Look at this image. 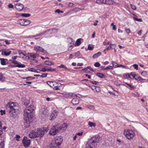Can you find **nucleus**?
Masks as SVG:
<instances>
[{"label":"nucleus","mask_w":148,"mask_h":148,"mask_svg":"<svg viewBox=\"0 0 148 148\" xmlns=\"http://www.w3.org/2000/svg\"><path fill=\"white\" fill-rule=\"evenodd\" d=\"M35 109L34 106L31 105L26 107L24 111V119L25 122L28 124V126H29V124L33 120L34 116L32 112Z\"/></svg>","instance_id":"obj_1"},{"label":"nucleus","mask_w":148,"mask_h":148,"mask_svg":"<svg viewBox=\"0 0 148 148\" xmlns=\"http://www.w3.org/2000/svg\"><path fill=\"white\" fill-rule=\"evenodd\" d=\"M6 108L10 116L13 118L16 117L19 108L16 103L10 102L8 103L6 106Z\"/></svg>","instance_id":"obj_2"},{"label":"nucleus","mask_w":148,"mask_h":148,"mask_svg":"<svg viewBox=\"0 0 148 148\" xmlns=\"http://www.w3.org/2000/svg\"><path fill=\"white\" fill-rule=\"evenodd\" d=\"M49 129L48 127H43L35 129L31 132L29 134V137L32 138L38 137H42Z\"/></svg>","instance_id":"obj_3"},{"label":"nucleus","mask_w":148,"mask_h":148,"mask_svg":"<svg viewBox=\"0 0 148 148\" xmlns=\"http://www.w3.org/2000/svg\"><path fill=\"white\" fill-rule=\"evenodd\" d=\"M100 137L99 136L97 135L93 136L90 138L88 140L92 143V145L96 146L98 143L99 142Z\"/></svg>","instance_id":"obj_4"},{"label":"nucleus","mask_w":148,"mask_h":148,"mask_svg":"<svg viewBox=\"0 0 148 148\" xmlns=\"http://www.w3.org/2000/svg\"><path fill=\"white\" fill-rule=\"evenodd\" d=\"M63 128L61 126H60L59 127L56 126H53L49 132L50 134L52 135H56L58 132L61 130H62Z\"/></svg>","instance_id":"obj_5"},{"label":"nucleus","mask_w":148,"mask_h":148,"mask_svg":"<svg viewBox=\"0 0 148 148\" xmlns=\"http://www.w3.org/2000/svg\"><path fill=\"white\" fill-rule=\"evenodd\" d=\"M124 134L127 138L129 140L132 139L135 135L134 132L131 130L125 131Z\"/></svg>","instance_id":"obj_6"},{"label":"nucleus","mask_w":148,"mask_h":148,"mask_svg":"<svg viewBox=\"0 0 148 148\" xmlns=\"http://www.w3.org/2000/svg\"><path fill=\"white\" fill-rule=\"evenodd\" d=\"M63 141L62 138L61 136H57L54 138L53 142L56 144L58 147L61 145Z\"/></svg>","instance_id":"obj_7"},{"label":"nucleus","mask_w":148,"mask_h":148,"mask_svg":"<svg viewBox=\"0 0 148 148\" xmlns=\"http://www.w3.org/2000/svg\"><path fill=\"white\" fill-rule=\"evenodd\" d=\"M47 83L50 87L53 88H55L56 90H57L59 89V88H58L59 84L58 83L51 81H47ZM59 84L60 85V84Z\"/></svg>","instance_id":"obj_8"},{"label":"nucleus","mask_w":148,"mask_h":148,"mask_svg":"<svg viewBox=\"0 0 148 148\" xmlns=\"http://www.w3.org/2000/svg\"><path fill=\"white\" fill-rule=\"evenodd\" d=\"M22 143L25 147H27L30 144L31 140L28 139L27 137L25 136L22 140Z\"/></svg>","instance_id":"obj_9"},{"label":"nucleus","mask_w":148,"mask_h":148,"mask_svg":"<svg viewBox=\"0 0 148 148\" xmlns=\"http://www.w3.org/2000/svg\"><path fill=\"white\" fill-rule=\"evenodd\" d=\"M15 8L17 11H21L23 10L24 6L22 4L20 3H18L15 4Z\"/></svg>","instance_id":"obj_10"},{"label":"nucleus","mask_w":148,"mask_h":148,"mask_svg":"<svg viewBox=\"0 0 148 148\" xmlns=\"http://www.w3.org/2000/svg\"><path fill=\"white\" fill-rule=\"evenodd\" d=\"M34 50L37 52H41L45 53H47L46 50L40 46H36L34 48Z\"/></svg>","instance_id":"obj_11"},{"label":"nucleus","mask_w":148,"mask_h":148,"mask_svg":"<svg viewBox=\"0 0 148 148\" xmlns=\"http://www.w3.org/2000/svg\"><path fill=\"white\" fill-rule=\"evenodd\" d=\"M105 4L110 5H117L118 4V3L114 2L112 0H105Z\"/></svg>","instance_id":"obj_12"},{"label":"nucleus","mask_w":148,"mask_h":148,"mask_svg":"<svg viewBox=\"0 0 148 148\" xmlns=\"http://www.w3.org/2000/svg\"><path fill=\"white\" fill-rule=\"evenodd\" d=\"M95 146L92 145V143L89 140L86 145L85 148H94Z\"/></svg>","instance_id":"obj_13"},{"label":"nucleus","mask_w":148,"mask_h":148,"mask_svg":"<svg viewBox=\"0 0 148 148\" xmlns=\"http://www.w3.org/2000/svg\"><path fill=\"white\" fill-rule=\"evenodd\" d=\"M88 70H90L92 71H94L93 69L90 66H88L86 68H84L82 69V71L84 72L89 73L90 71Z\"/></svg>","instance_id":"obj_14"},{"label":"nucleus","mask_w":148,"mask_h":148,"mask_svg":"<svg viewBox=\"0 0 148 148\" xmlns=\"http://www.w3.org/2000/svg\"><path fill=\"white\" fill-rule=\"evenodd\" d=\"M25 19H20L17 21L18 23L22 26H26L27 24L25 23Z\"/></svg>","instance_id":"obj_15"},{"label":"nucleus","mask_w":148,"mask_h":148,"mask_svg":"<svg viewBox=\"0 0 148 148\" xmlns=\"http://www.w3.org/2000/svg\"><path fill=\"white\" fill-rule=\"evenodd\" d=\"M47 148H59V147L56 144L52 142Z\"/></svg>","instance_id":"obj_16"},{"label":"nucleus","mask_w":148,"mask_h":148,"mask_svg":"<svg viewBox=\"0 0 148 148\" xmlns=\"http://www.w3.org/2000/svg\"><path fill=\"white\" fill-rule=\"evenodd\" d=\"M71 102L73 105H76L79 103V101L77 98H73L72 99Z\"/></svg>","instance_id":"obj_17"},{"label":"nucleus","mask_w":148,"mask_h":148,"mask_svg":"<svg viewBox=\"0 0 148 148\" xmlns=\"http://www.w3.org/2000/svg\"><path fill=\"white\" fill-rule=\"evenodd\" d=\"M133 78H134L137 81H141L145 80L142 78L140 76H139L138 74H136L135 77H133Z\"/></svg>","instance_id":"obj_18"},{"label":"nucleus","mask_w":148,"mask_h":148,"mask_svg":"<svg viewBox=\"0 0 148 148\" xmlns=\"http://www.w3.org/2000/svg\"><path fill=\"white\" fill-rule=\"evenodd\" d=\"M52 29L47 30L45 31L42 32L40 33L37 34V36H42V35L45 34L49 32V31H52Z\"/></svg>","instance_id":"obj_19"},{"label":"nucleus","mask_w":148,"mask_h":148,"mask_svg":"<svg viewBox=\"0 0 148 148\" xmlns=\"http://www.w3.org/2000/svg\"><path fill=\"white\" fill-rule=\"evenodd\" d=\"M112 66L115 68H116L117 67H122L123 66V65H119L117 63H115L114 61H112Z\"/></svg>","instance_id":"obj_20"},{"label":"nucleus","mask_w":148,"mask_h":148,"mask_svg":"<svg viewBox=\"0 0 148 148\" xmlns=\"http://www.w3.org/2000/svg\"><path fill=\"white\" fill-rule=\"evenodd\" d=\"M141 75L145 77H148V71H143L141 73Z\"/></svg>","instance_id":"obj_21"},{"label":"nucleus","mask_w":148,"mask_h":148,"mask_svg":"<svg viewBox=\"0 0 148 148\" xmlns=\"http://www.w3.org/2000/svg\"><path fill=\"white\" fill-rule=\"evenodd\" d=\"M44 64L48 66H51L53 65L54 64L51 62H50L49 60L46 61L44 63Z\"/></svg>","instance_id":"obj_22"},{"label":"nucleus","mask_w":148,"mask_h":148,"mask_svg":"<svg viewBox=\"0 0 148 148\" xmlns=\"http://www.w3.org/2000/svg\"><path fill=\"white\" fill-rule=\"evenodd\" d=\"M57 115V114L56 113L55 114L53 113H52L50 116V120H53L56 117Z\"/></svg>","instance_id":"obj_23"},{"label":"nucleus","mask_w":148,"mask_h":148,"mask_svg":"<svg viewBox=\"0 0 148 148\" xmlns=\"http://www.w3.org/2000/svg\"><path fill=\"white\" fill-rule=\"evenodd\" d=\"M125 84L128 85L130 87V89L131 90H133L134 89L136 88V87H135L134 85H132L131 84H128L127 82H125Z\"/></svg>","instance_id":"obj_24"},{"label":"nucleus","mask_w":148,"mask_h":148,"mask_svg":"<svg viewBox=\"0 0 148 148\" xmlns=\"http://www.w3.org/2000/svg\"><path fill=\"white\" fill-rule=\"evenodd\" d=\"M25 65L24 64L21 63H18V64L16 65L15 66H14L13 67H18V68H24L25 67Z\"/></svg>","instance_id":"obj_25"},{"label":"nucleus","mask_w":148,"mask_h":148,"mask_svg":"<svg viewBox=\"0 0 148 148\" xmlns=\"http://www.w3.org/2000/svg\"><path fill=\"white\" fill-rule=\"evenodd\" d=\"M101 53L100 52H98L97 53L94 54L92 56L93 58H96L101 55Z\"/></svg>","instance_id":"obj_26"},{"label":"nucleus","mask_w":148,"mask_h":148,"mask_svg":"<svg viewBox=\"0 0 148 148\" xmlns=\"http://www.w3.org/2000/svg\"><path fill=\"white\" fill-rule=\"evenodd\" d=\"M5 78L3 76V74L0 73V81L3 82L4 81Z\"/></svg>","instance_id":"obj_27"},{"label":"nucleus","mask_w":148,"mask_h":148,"mask_svg":"<svg viewBox=\"0 0 148 148\" xmlns=\"http://www.w3.org/2000/svg\"><path fill=\"white\" fill-rule=\"evenodd\" d=\"M90 88L93 90L95 89L96 91H98V92H99L100 90V88L97 87L95 86H92Z\"/></svg>","instance_id":"obj_28"},{"label":"nucleus","mask_w":148,"mask_h":148,"mask_svg":"<svg viewBox=\"0 0 148 148\" xmlns=\"http://www.w3.org/2000/svg\"><path fill=\"white\" fill-rule=\"evenodd\" d=\"M88 124L91 127H95L96 126V124L95 123H92L90 121H89L88 122Z\"/></svg>","instance_id":"obj_29"},{"label":"nucleus","mask_w":148,"mask_h":148,"mask_svg":"<svg viewBox=\"0 0 148 148\" xmlns=\"http://www.w3.org/2000/svg\"><path fill=\"white\" fill-rule=\"evenodd\" d=\"M5 141L3 140L0 143V148H4Z\"/></svg>","instance_id":"obj_30"},{"label":"nucleus","mask_w":148,"mask_h":148,"mask_svg":"<svg viewBox=\"0 0 148 148\" xmlns=\"http://www.w3.org/2000/svg\"><path fill=\"white\" fill-rule=\"evenodd\" d=\"M1 64L2 65H5L6 64L5 61V59L4 58H0Z\"/></svg>","instance_id":"obj_31"},{"label":"nucleus","mask_w":148,"mask_h":148,"mask_svg":"<svg viewBox=\"0 0 148 148\" xmlns=\"http://www.w3.org/2000/svg\"><path fill=\"white\" fill-rule=\"evenodd\" d=\"M96 75L101 78H103L104 77V75L103 74L100 73H97Z\"/></svg>","instance_id":"obj_32"},{"label":"nucleus","mask_w":148,"mask_h":148,"mask_svg":"<svg viewBox=\"0 0 148 148\" xmlns=\"http://www.w3.org/2000/svg\"><path fill=\"white\" fill-rule=\"evenodd\" d=\"M105 0H97L96 2L97 3H103L105 4Z\"/></svg>","instance_id":"obj_33"},{"label":"nucleus","mask_w":148,"mask_h":148,"mask_svg":"<svg viewBox=\"0 0 148 148\" xmlns=\"http://www.w3.org/2000/svg\"><path fill=\"white\" fill-rule=\"evenodd\" d=\"M82 9H81L80 8H75L72 11H74L75 12H79L80 10H82Z\"/></svg>","instance_id":"obj_34"},{"label":"nucleus","mask_w":148,"mask_h":148,"mask_svg":"<svg viewBox=\"0 0 148 148\" xmlns=\"http://www.w3.org/2000/svg\"><path fill=\"white\" fill-rule=\"evenodd\" d=\"M123 77L125 78H132L131 77H130V74L128 73H125L123 74Z\"/></svg>","instance_id":"obj_35"},{"label":"nucleus","mask_w":148,"mask_h":148,"mask_svg":"<svg viewBox=\"0 0 148 148\" xmlns=\"http://www.w3.org/2000/svg\"><path fill=\"white\" fill-rule=\"evenodd\" d=\"M113 66H107V67L105 68L104 69V70H108L109 69H113Z\"/></svg>","instance_id":"obj_36"},{"label":"nucleus","mask_w":148,"mask_h":148,"mask_svg":"<svg viewBox=\"0 0 148 148\" xmlns=\"http://www.w3.org/2000/svg\"><path fill=\"white\" fill-rule=\"evenodd\" d=\"M31 15L29 14L22 13L21 16L25 17H27L30 16Z\"/></svg>","instance_id":"obj_37"},{"label":"nucleus","mask_w":148,"mask_h":148,"mask_svg":"<svg viewBox=\"0 0 148 148\" xmlns=\"http://www.w3.org/2000/svg\"><path fill=\"white\" fill-rule=\"evenodd\" d=\"M133 19L135 21H137L139 22H142L143 21L142 19L140 18H138L135 17H133Z\"/></svg>","instance_id":"obj_38"},{"label":"nucleus","mask_w":148,"mask_h":148,"mask_svg":"<svg viewBox=\"0 0 148 148\" xmlns=\"http://www.w3.org/2000/svg\"><path fill=\"white\" fill-rule=\"evenodd\" d=\"M56 71V69L54 68H49L47 69V71L52 72Z\"/></svg>","instance_id":"obj_39"},{"label":"nucleus","mask_w":148,"mask_h":148,"mask_svg":"<svg viewBox=\"0 0 148 148\" xmlns=\"http://www.w3.org/2000/svg\"><path fill=\"white\" fill-rule=\"evenodd\" d=\"M76 44L77 46H79L81 44V42L80 39H78L77 40Z\"/></svg>","instance_id":"obj_40"},{"label":"nucleus","mask_w":148,"mask_h":148,"mask_svg":"<svg viewBox=\"0 0 148 148\" xmlns=\"http://www.w3.org/2000/svg\"><path fill=\"white\" fill-rule=\"evenodd\" d=\"M130 5L131 8L133 10H136V7L135 5L132 4H130Z\"/></svg>","instance_id":"obj_41"},{"label":"nucleus","mask_w":148,"mask_h":148,"mask_svg":"<svg viewBox=\"0 0 148 148\" xmlns=\"http://www.w3.org/2000/svg\"><path fill=\"white\" fill-rule=\"evenodd\" d=\"M37 54V53L32 54L30 55V56L33 58H36Z\"/></svg>","instance_id":"obj_42"},{"label":"nucleus","mask_w":148,"mask_h":148,"mask_svg":"<svg viewBox=\"0 0 148 148\" xmlns=\"http://www.w3.org/2000/svg\"><path fill=\"white\" fill-rule=\"evenodd\" d=\"M88 48L89 50H92L93 49L94 47L90 45H89L88 46Z\"/></svg>","instance_id":"obj_43"},{"label":"nucleus","mask_w":148,"mask_h":148,"mask_svg":"<svg viewBox=\"0 0 148 148\" xmlns=\"http://www.w3.org/2000/svg\"><path fill=\"white\" fill-rule=\"evenodd\" d=\"M130 77H132V78H131V79H133L134 78H133V77H135V75H136V74H134V73L133 72H132L130 73Z\"/></svg>","instance_id":"obj_44"},{"label":"nucleus","mask_w":148,"mask_h":148,"mask_svg":"<svg viewBox=\"0 0 148 148\" xmlns=\"http://www.w3.org/2000/svg\"><path fill=\"white\" fill-rule=\"evenodd\" d=\"M11 53V51H10L8 52H7L5 51L4 52V54L5 56H8L10 55Z\"/></svg>","instance_id":"obj_45"},{"label":"nucleus","mask_w":148,"mask_h":148,"mask_svg":"<svg viewBox=\"0 0 148 148\" xmlns=\"http://www.w3.org/2000/svg\"><path fill=\"white\" fill-rule=\"evenodd\" d=\"M37 70L40 71H42L43 72L47 71V69H46L45 67L42 68L41 70L37 69Z\"/></svg>","instance_id":"obj_46"},{"label":"nucleus","mask_w":148,"mask_h":148,"mask_svg":"<svg viewBox=\"0 0 148 148\" xmlns=\"http://www.w3.org/2000/svg\"><path fill=\"white\" fill-rule=\"evenodd\" d=\"M30 23L31 21L28 20H25V23L27 24L26 25H29L30 24Z\"/></svg>","instance_id":"obj_47"},{"label":"nucleus","mask_w":148,"mask_h":148,"mask_svg":"<svg viewBox=\"0 0 148 148\" xmlns=\"http://www.w3.org/2000/svg\"><path fill=\"white\" fill-rule=\"evenodd\" d=\"M28 70L30 71L34 72L36 71V69L34 68H30L28 69Z\"/></svg>","instance_id":"obj_48"},{"label":"nucleus","mask_w":148,"mask_h":148,"mask_svg":"<svg viewBox=\"0 0 148 148\" xmlns=\"http://www.w3.org/2000/svg\"><path fill=\"white\" fill-rule=\"evenodd\" d=\"M94 66L96 67H99L100 66V64L99 62H96Z\"/></svg>","instance_id":"obj_49"},{"label":"nucleus","mask_w":148,"mask_h":148,"mask_svg":"<svg viewBox=\"0 0 148 148\" xmlns=\"http://www.w3.org/2000/svg\"><path fill=\"white\" fill-rule=\"evenodd\" d=\"M74 4L73 3L70 2L68 4V6L70 7H74Z\"/></svg>","instance_id":"obj_50"},{"label":"nucleus","mask_w":148,"mask_h":148,"mask_svg":"<svg viewBox=\"0 0 148 148\" xmlns=\"http://www.w3.org/2000/svg\"><path fill=\"white\" fill-rule=\"evenodd\" d=\"M47 75V73H43L41 75H40V77L42 78L46 77Z\"/></svg>","instance_id":"obj_51"},{"label":"nucleus","mask_w":148,"mask_h":148,"mask_svg":"<svg viewBox=\"0 0 148 148\" xmlns=\"http://www.w3.org/2000/svg\"><path fill=\"white\" fill-rule=\"evenodd\" d=\"M133 66L134 67L135 69L137 70L138 69V65L136 64H133Z\"/></svg>","instance_id":"obj_52"},{"label":"nucleus","mask_w":148,"mask_h":148,"mask_svg":"<svg viewBox=\"0 0 148 148\" xmlns=\"http://www.w3.org/2000/svg\"><path fill=\"white\" fill-rule=\"evenodd\" d=\"M80 54V52L79 51H77V52L75 53V56L76 57H78L79 56Z\"/></svg>","instance_id":"obj_53"},{"label":"nucleus","mask_w":148,"mask_h":148,"mask_svg":"<svg viewBox=\"0 0 148 148\" xmlns=\"http://www.w3.org/2000/svg\"><path fill=\"white\" fill-rule=\"evenodd\" d=\"M8 7L9 8H13L14 6L12 4L10 3L8 5Z\"/></svg>","instance_id":"obj_54"},{"label":"nucleus","mask_w":148,"mask_h":148,"mask_svg":"<svg viewBox=\"0 0 148 148\" xmlns=\"http://www.w3.org/2000/svg\"><path fill=\"white\" fill-rule=\"evenodd\" d=\"M116 47V45H115L112 44L110 46V48L112 49H114Z\"/></svg>","instance_id":"obj_55"},{"label":"nucleus","mask_w":148,"mask_h":148,"mask_svg":"<svg viewBox=\"0 0 148 148\" xmlns=\"http://www.w3.org/2000/svg\"><path fill=\"white\" fill-rule=\"evenodd\" d=\"M20 136L16 134V140L18 141H19L18 139H19L20 138Z\"/></svg>","instance_id":"obj_56"},{"label":"nucleus","mask_w":148,"mask_h":148,"mask_svg":"<svg viewBox=\"0 0 148 148\" xmlns=\"http://www.w3.org/2000/svg\"><path fill=\"white\" fill-rule=\"evenodd\" d=\"M125 31L126 33L127 34H129L131 32V30L130 29H125Z\"/></svg>","instance_id":"obj_57"},{"label":"nucleus","mask_w":148,"mask_h":148,"mask_svg":"<svg viewBox=\"0 0 148 148\" xmlns=\"http://www.w3.org/2000/svg\"><path fill=\"white\" fill-rule=\"evenodd\" d=\"M89 81L91 83L93 84H97L98 83V82H97L96 81Z\"/></svg>","instance_id":"obj_58"},{"label":"nucleus","mask_w":148,"mask_h":148,"mask_svg":"<svg viewBox=\"0 0 148 148\" xmlns=\"http://www.w3.org/2000/svg\"><path fill=\"white\" fill-rule=\"evenodd\" d=\"M0 112L1 113V115L5 114V111L4 110H1L0 111Z\"/></svg>","instance_id":"obj_59"},{"label":"nucleus","mask_w":148,"mask_h":148,"mask_svg":"<svg viewBox=\"0 0 148 148\" xmlns=\"http://www.w3.org/2000/svg\"><path fill=\"white\" fill-rule=\"evenodd\" d=\"M12 62L13 63L16 65H17L18 64V62L16 60H14L12 61Z\"/></svg>","instance_id":"obj_60"},{"label":"nucleus","mask_w":148,"mask_h":148,"mask_svg":"<svg viewBox=\"0 0 148 148\" xmlns=\"http://www.w3.org/2000/svg\"><path fill=\"white\" fill-rule=\"evenodd\" d=\"M19 55L20 56H21L22 55L23 56H26V54H24L23 52H19Z\"/></svg>","instance_id":"obj_61"},{"label":"nucleus","mask_w":148,"mask_h":148,"mask_svg":"<svg viewBox=\"0 0 148 148\" xmlns=\"http://www.w3.org/2000/svg\"><path fill=\"white\" fill-rule=\"evenodd\" d=\"M109 94H110L111 95H113V96H115V94L114 93L112 92L109 91Z\"/></svg>","instance_id":"obj_62"},{"label":"nucleus","mask_w":148,"mask_h":148,"mask_svg":"<svg viewBox=\"0 0 148 148\" xmlns=\"http://www.w3.org/2000/svg\"><path fill=\"white\" fill-rule=\"evenodd\" d=\"M83 134V132H79V133H77L76 134V135H78L79 136H81Z\"/></svg>","instance_id":"obj_63"},{"label":"nucleus","mask_w":148,"mask_h":148,"mask_svg":"<svg viewBox=\"0 0 148 148\" xmlns=\"http://www.w3.org/2000/svg\"><path fill=\"white\" fill-rule=\"evenodd\" d=\"M147 33H145V34H144V35L143 36V37H142V38H144L145 39V37L146 36H147Z\"/></svg>","instance_id":"obj_64"}]
</instances>
